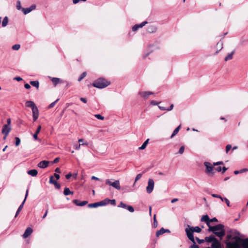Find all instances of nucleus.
Masks as SVG:
<instances>
[{"mask_svg": "<svg viewBox=\"0 0 248 248\" xmlns=\"http://www.w3.org/2000/svg\"><path fill=\"white\" fill-rule=\"evenodd\" d=\"M154 93L152 92H140L138 94L144 99H147L150 95L153 94Z\"/></svg>", "mask_w": 248, "mask_h": 248, "instance_id": "obj_8", "label": "nucleus"}, {"mask_svg": "<svg viewBox=\"0 0 248 248\" xmlns=\"http://www.w3.org/2000/svg\"><path fill=\"white\" fill-rule=\"evenodd\" d=\"M87 0H73V3L74 4H77V3H78L79 1H86Z\"/></svg>", "mask_w": 248, "mask_h": 248, "instance_id": "obj_57", "label": "nucleus"}, {"mask_svg": "<svg viewBox=\"0 0 248 248\" xmlns=\"http://www.w3.org/2000/svg\"><path fill=\"white\" fill-rule=\"evenodd\" d=\"M108 203H110L112 205H115L116 204V201L115 200H109L108 199L107 200Z\"/></svg>", "mask_w": 248, "mask_h": 248, "instance_id": "obj_41", "label": "nucleus"}, {"mask_svg": "<svg viewBox=\"0 0 248 248\" xmlns=\"http://www.w3.org/2000/svg\"><path fill=\"white\" fill-rule=\"evenodd\" d=\"M86 74V72H85L82 73L78 78V81H80L84 78L85 77Z\"/></svg>", "mask_w": 248, "mask_h": 248, "instance_id": "obj_34", "label": "nucleus"}, {"mask_svg": "<svg viewBox=\"0 0 248 248\" xmlns=\"http://www.w3.org/2000/svg\"><path fill=\"white\" fill-rule=\"evenodd\" d=\"M154 220L155 227H156L157 223V221H156V218H155V215L154 216Z\"/></svg>", "mask_w": 248, "mask_h": 248, "instance_id": "obj_51", "label": "nucleus"}, {"mask_svg": "<svg viewBox=\"0 0 248 248\" xmlns=\"http://www.w3.org/2000/svg\"><path fill=\"white\" fill-rule=\"evenodd\" d=\"M36 8L35 5H32L30 7L27 8H23L22 11L23 12L24 14L26 15L29 13H30L31 11L35 9Z\"/></svg>", "mask_w": 248, "mask_h": 248, "instance_id": "obj_13", "label": "nucleus"}, {"mask_svg": "<svg viewBox=\"0 0 248 248\" xmlns=\"http://www.w3.org/2000/svg\"><path fill=\"white\" fill-rule=\"evenodd\" d=\"M248 248V239H242L240 243V248Z\"/></svg>", "mask_w": 248, "mask_h": 248, "instance_id": "obj_16", "label": "nucleus"}, {"mask_svg": "<svg viewBox=\"0 0 248 248\" xmlns=\"http://www.w3.org/2000/svg\"><path fill=\"white\" fill-rule=\"evenodd\" d=\"M185 150V146H182L179 149V153L181 155L183 154Z\"/></svg>", "mask_w": 248, "mask_h": 248, "instance_id": "obj_47", "label": "nucleus"}, {"mask_svg": "<svg viewBox=\"0 0 248 248\" xmlns=\"http://www.w3.org/2000/svg\"><path fill=\"white\" fill-rule=\"evenodd\" d=\"M41 129V126L39 125L37 127V130H36L35 133L33 134V137L34 140H39L38 138V134L40 132V130Z\"/></svg>", "mask_w": 248, "mask_h": 248, "instance_id": "obj_20", "label": "nucleus"}, {"mask_svg": "<svg viewBox=\"0 0 248 248\" xmlns=\"http://www.w3.org/2000/svg\"><path fill=\"white\" fill-rule=\"evenodd\" d=\"M147 23V21H144L140 24L135 25L132 28V31H136L139 29L142 28Z\"/></svg>", "mask_w": 248, "mask_h": 248, "instance_id": "obj_11", "label": "nucleus"}, {"mask_svg": "<svg viewBox=\"0 0 248 248\" xmlns=\"http://www.w3.org/2000/svg\"><path fill=\"white\" fill-rule=\"evenodd\" d=\"M212 196L213 197H215V198H219L222 201H223V198H222L221 196H220L219 195H217V194H212Z\"/></svg>", "mask_w": 248, "mask_h": 248, "instance_id": "obj_46", "label": "nucleus"}, {"mask_svg": "<svg viewBox=\"0 0 248 248\" xmlns=\"http://www.w3.org/2000/svg\"><path fill=\"white\" fill-rule=\"evenodd\" d=\"M217 47L219 49V50H221L223 48V43L222 42H219L217 43Z\"/></svg>", "mask_w": 248, "mask_h": 248, "instance_id": "obj_37", "label": "nucleus"}, {"mask_svg": "<svg viewBox=\"0 0 248 248\" xmlns=\"http://www.w3.org/2000/svg\"><path fill=\"white\" fill-rule=\"evenodd\" d=\"M25 105L27 107L31 108V109L36 108L37 107L35 103L32 101H27L26 102Z\"/></svg>", "mask_w": 248, "mask_h": 248, "instance_id": "obj_15", "label": "nucleus"}, {"mask_svg": "<svg viewBox=\"0 0 248 248\" xmlns=\"http://www.w3.org/2000/svg\"><path fill=\"white\" fill-rule=\"evenodd\" d=\"M155 182L152 179H149L148 186L146 187V191L148 193H151L154 188Z\"/></svg>", "mask_w": 248, "mask_h": 248, "instance_id": "obj_7", "label": "nucleus"}, {"mask_svg": "<svg viewBox=\"0 0 248 248\" xmlns=\"http://www.w3.org/2000/svg\"><path fill=\"white\" fill-rule=\"evenodd\" d=\"M214 233L221 239L225 235L224 226L221 224L215 225Z\"/></svg>", "mask_w": 248, "mask_h": 248, "instance_id": "obj_3", "label": "nucleus"}, {"mask_svg": "<svg viewBox=\"0 0 248 248\" xmlns=\"http://www.w3.org/2000/svg\"><path fill=\"white\" fill-rule=\"evenodd\" d=\"M81 145V144H79V145H74V148L76 150H78L80 149Z\"/></svg>", "mask_w": 248, "mask_h": 248, "instance_id": "obj_52", "label": "nucleus"}, {"mask_svg": "<svg viewBox=\"0 0 248 248\" xmlns=\"http://www.w3.org/2000/svg\"><path fill=\"white\" fill-rule=\"evenodd\" d=\"M234 54V52H232L231 53H229L227 55V56L225 57L224 60L225 61H227L228 60H231L232 58V56Z\"/></svg>", "mask_w": 248, "mask_h": 248, "instance_id": "obj_30", "label": "nucleus"}, {"mask_svg": "<svg viewBox=\"0 0 248 248\" xmlns=\"http://www.w3.org/2000/svg\"><path fill=\"white\" fill-rule=\"evenodd\" d=\"M151 53V52L149 51V52H146V53H144L143 54V58H146V57H147Z\"/></svg>", "mask_w": 248, "mask_h": 248, "instance_id": "obj_50", "label": "nucleus"}, {"mask_svg": "<svg viewBox=\"0 0 248 248\" xmlns=\"http://www.w3.org/2000/svg\"><path fill=\"white\" fill-rule=\"evenodd\" d=\"M241 241L239 233L235 231L231 232L226 236L227 248H240Z\"/></svg>", "mask_w": 248, "mask_h": 248, "instance_id": "obj_1", "label": "nucleus"}, {"mask_svg": "<svg viewBox=\"0 0 248 248\" xmlns=\"http://www.w3.org/2000/svg\"><path fill=\"white\" fill-rule=\"evenodd\" d=\"M204 165L206 167V170H205V173L208 176H212L214 174V165H212L211 163L209 162H204Z\"/></svg>", "mask_w": 248, "mask_h": 248, "instance_id": "obj_5", "label": "nucleus"}, {"mask_svg": "<svg viewBox=\"0 0 248 248\" xmlns=\"http://www.w3.org/2000/svg\"><path fill=\"white\" fill-rule=\"evenodd\" d=\"M201 221L206 222V224L207 223H210V219L208 215H204L201 218Z\"/></svg>", "mask_w": 248, "mask_h": 248, "instance_id": "obj_24", "label": "nucleus"}, {"mask_svg": "<svg viewBox=\"0 0 248 248\" xmlns=\"http://www.w3.org/2000/svg\"><path fill=\"white\" fill-rule=\"evenodd\" d=\"M232 148V145L231 144H228L226 146V153H228V152L231 150Z\"/></svg>", "mask_w": 248, "mask_h": 248, "instance_id": "obj_45", "label": "nucleus"}, {"mask_svg": "<svg viewBox=\"0 0 248 248\" xmlns=\"http://www.w3.org/2000/svg\"><path fill=\"white\" fill-rule=\"evenodd\" d=\"M28 192H29V190L27 189L26 190V195H25V199L23 201V202H22V204L19 206V207H18V209H17V211L16 213V214L15 215V217H17V216L18 215V214H19V213L20 212V211L22 210L23 207V205H24V204L26 200V199H27V197L28 195Z\"/></svg>", "mask_w": 248, "mask_h": 248, "instance_id": "obj_9", "label": "nucleus"}, {"mask_svg": "<svg viewBox=\"0 0 248 248\" xmlns=\"http://www.w3.org/2000/svg\"><path fill=\"white\" fill-rule=\"evenodd\" d=\"M78 141L79 143L82 142V143L81 144L82 145H88V143L87 142H84V141H83V140L82 139H79Z\"/></svg>", "mask_w": 248, "mask_h": 248, "instance_id": "obj_44", "label": "nucleus"}, {"mask_svg": "<svg viewBox=\"0 0 248 248\" xmlns=\"http://www.w3.org/2000/svg\"><path fill=\"white\" fill-rule=\"evenodd\" d=\"M207 225L208 226V231L209 232H212L214 233V229H215V226H211L210 225V223H207Z\"/></svg>", "mask_w": 248, "mask_h": 248, "instance_id": "obj_35", "label": "nucleus"}, {"mask_svg": "<svg viewBox=\"0 0 248 248\" xmlns=\"http://www.w3.org/2000/svg\"><path fill=\"white\" fill-rule=\"evenodd\" d=\"M49 163V162L48 161H42L38 164V166L40 168L44 169L48 166Z\"/></svg>", "mask_w": 248, "mask_h": 248, "instance_id": "obj_14", "label": "nucleus"}, {"mask_svg": "<svg viewBox=\"0 0 248 248\" xmlns=\"http://www.w3.org/2000/svg\"><path fill=\"white\" fill-rule=\"evenodd\" d=\"M165 233V229L162 228L159 231H157L156 232V235L157 237H158L159 235L163 234Z\"/></svg>", "mask_w": 248, "mask_h": 248, "instance_id": "obj_29", "label": "nucleus"}, {"mask_svg": "<svg viewBox=\"0 0 248 248\" xmlns=\"http://www.w3.org/2000/svg\"><path fill=\"white\" fill-rule=\"evenodd\" d=\"M14 79L16 80L17 81H20L22 80V78L19 77H17L14 78Z\"/></svg>", "mask_w": 248, "mask_h": 248, "instance_id": "obj_58", "label": "nucleus"}, {"mask_svg": "<svg viewBox=\"0 0 248 248\" xmlns=\"http://www.w3.org/2000/svg\"><path fill=\"white\" fill-rule=\"evenodd\" d=\"M51 80L53 83L54 86H56L58 84L62 82V80L59 78H52Z\"/></svg>", "mask_w": 248, "mask_h": 248, "instance_id": "obj_18", "label": "nucleus"}, {"mask_svg": "<svg viewBox=\"0 0 248 248\" xmlns=\"http://www.w3.org/2000/svg\"><path fill=\"white\" fill-rule=\"evenodd\" d=\"M157 28L155 26L150 25L148 27L147 31L148 32L153 33L156 31Z\"/></svg>", "mask_w": 248, "mask_h": 248, "instance_id": "obj_21", "label": "nucleus"}, {"mask_svg": "<svg viewBox=\"0 0 248 248\" xmlns=\"http://www.w3.org/2000/svg\"><path fill=\"white\" fill-rule=\"evenodd\" d=\"M16 142H15V145L16 146H18L20 143V140L19 138L16 137L15 138Z\"/></svg>", "mask_w": 248, "mask_h": 248, "instance_id": "obj_38", "label": "nucleus"}, {"mask_svg": "<svg viewBox=\"0 0 248 248\" xmlns=\"http://www.w3.org/2000/svg\"><path fill=\"white\" fill-rule=\"evenodd\" d=\"M110 84L109 82L106 80L104 78H99L95 81L93 83V86L96 88L102 89L106 87Z\"/></svg>", "mask_w": 248, "mask_h": 248, "instance_id": "obj_4", "label": "nucleus"}, {"mask_svg": "<svg viewBox=\"0 0 248 248\" xmlns=\"http://www.w3.org/2000/svg\"><path fill=\"white\" fill-rule=\"evenodd\" d=\"M201 231L202 229L199 227L196 226L193 227H191L189 225H187V227L185 229V231L186 232L187 237L193 243H195L194 238L193 235V232H200Z\"/></svg>", "mask_w": 248, "mask_h": 248, "instance_id": "obj_2", "label": "nucleus"}, {"mask_svg": "<svg viewBox=\"0 0 248 248\" xmlns=\"http://www.w3.org/2000/svg\"><path fill=\"white\" fill-rule=\"evenodd\" d=\"M108 199H106L105 200L102 201L100 202H98L99 204V206H104L108 204L107 202Z\"/></svg>", "mask_w": 248, "mask_h": 248, "instance_id": "obj_32", "label": "nucleus"}, {"mask_svg": "<svg viewBox=\"0 0 248 248\" xmlns=\"http://www.w3.org/2000/svg\"><path fill=\"white\" fill-rule=\"evenodd\" d=\"M196 240H197V242L199 244H201V243H202L203 242V240L200 239L198 238H196Z\"/></svg>", "mask_w": 248, "mask_h": 248, "instance_id": "obj_59", "label": "nucleus"}, {"mask_svg": "<svg viewBox=\"0 0 248 248\" xmlns=\"http://www.w3.org/2000/svg\"><path fill=\"white\" fill-rule=\"evenodd\" d=\"M158 108L161 110H167V108H166L165 107H162V106H158Z\"/></svg>", "mask_w": 248, "mask_h": 248, "instance_id": "obj_56", "label": "nucleus"}, {"mask_svg": "<svg viewBox=\"0 0 248 248\" xmlns=\"http://www.w3.org/2000/svg\"><path fill=\"white\" fill-rule=\"evenodd\" d=\"M181 126V125H180L174 129V130L173 131L172 134H171V135L170 137V139L173 138L176 135H177L178 134V133L179 132V131L180 129Z\"/></svg>", "mask_w": 248, "mask_h": 248, "instance_id": "obj_23", "label": "nucleus"}, {"mask_svg": "<svg viewBox=\"0 0 248 248\" xmlns=\"http://www.w3.org/2000/svg\"><path fill=\"white\" fill-rule=\"evenodd\" d=\"M8 23V18L7 16H5L4 18V19L2 22V26L3 27H6Z\"/></svg>", "mask_w": 248, "mask_h": 248, "instance_id": "obj_27", "label": "nucleus"}, {"mask_svg": "<svg viewBox=\"0 0 248 248\" xmlns=\"http://www.w3.org/2000/svg\"><path fill=\"white\" fill-rule=\"evenodd\" d=\"M87 202H88L87 201H83L82 202L79 203V206H84L86 205L87 203Z\"/></svg>", "mask_w": 248, "mask_h": 248, "instance_id": "obj_55", "label": "nucleus"}, {"mask_svg": "<svg viewBox=\"0 0 248 248\" xmlns=\"http://www.w3.org/2000/svg\"><path fill=\"white\" fill-rule=\"evenodd\" d=\"M24 87L27 89H29L31 88V86L29 84H28V83L25 84V85H24Z\"/></svg>", "mask_w": 248, "mask_h": 248, "instance_id": "obj_62", "label": "nucleus"}, {"mask_svg": "<svg viewBox=\"0 0 248 248\" xmlns=\"http://www.w3.org/2000/svg\"><path fill=\"white\" fill-rule=\"evenodd\" d=\"M190 248H199V247L194 243V245L191 246Z\"/></svg>", "mask_w": 248, "mask_h": 248, "instance_id": "obj_63", "label": "nucleus"}, {"mask_svg": "<svg viewBox=\"0 0 248 248\" xmlns=\"http://www.w3.org/2000/svg\"><path fill=\"white\" fill-rule=\"evenodd\" d=\"M20 47L19 44H16L12 46V49L15 50H18Z\"/></svg>", "mask_w": 248, "mask_h": 248, "instance_id": "obj_36", "label": "nucleus"}, {"mask_svg": "<svg viewBox=\"0 0 248 248\" xmlns=\"http://www.w3.org/2000/svg\"><path fill=\"white\" fill-rule=\"evenodd\" d=\"M99 206L98 202H95L93 203H91L88 205V207L90 208H96Z\"/></svg>", "mask_w": 248, "mask_h": 248, "instance_id": "obj_33", "label": "nucleus"}, {"mask_svg": "<svg viewBox=\"0 0 248 248\" xmlns=\"http://www.w3.org/2000/svg\"><path fill=\"white\" fill-rule=\"evenodd\" d=\"M127 206L123 202H121L120 204L118 205L119 207H121L123 208H126Z\"/></svg>", "mask_w": 248, "mask_h": 248, "instance_id": "obj_42", "label": "nucleus"}, {"mask_svg": "<svg viewBox=\"0 0 248 248\" xmlns=\"http://www.w3.org/2000/svg\"><path fill=\"white\" fill-rule=\"evenodd\" d=\"M141 174H138L135 178V183L138 180H139L141 177Z\"/></svg>", "mask_w": 248, "mask_h": 248, "instance_id": "obj_48", "label": "nucleus"}, {"mask_svg": "<svg viewBox=\"0 0 248 248\" xmlns=\"http://www.w3.org/2000/svg\"><path fill=\"white\" fill-rule=\"evenodd\" d=\"M149 140V139L146 140L144 142V143L142 144V145L140 147H139V150H142L146 148V147L147 146V145L148 143Z\"/></svg>", "mask_w": 248, "mask_h": 248, "instance_id": "obj_26", "label": "nucleus"}, {"mask_svg": "<svg viewBox=\"0 0 248 248\" xmlns=\"http://www.w3.org/2000/svg\"><path fill=\"white\" fill-rule=\"evenodd\" d=\"M94 117L99 120H103L104 119V117L100 114H95Z\"/></svg>", "mask_w": 248, "mask_h": 248, "instance_id": "obj_39", "label": "nucleus"}, {"mask_svg": "<svg viewBox=\"0 0 248 248\" xmlns=\"http://www.w3.org/2000/svg\"><path fill=\"white\" fill-rule=\"evenodd\" d=\"M159 103H160V102H157L154 100L151 101V104L152 105H154V106L158 104Z\"/></svg>", "mask_w": 248, "mask_h": 248, "instance_id": "obj_53", "label": "nucleus"}, {"mask_svg": "<svg viewBox=\"0 0 248 248\" xmlns=\"http://www.w3.org/2000/svg\"><path fill=\"white\" fill-rule=\"evenodd\" d=\"M17 8L18 10L20 9L21 8L20 2L19 1H18L17 2Z\"/></svg>", "mask_w": 248, "mask_h": 248, "instance_id": "obj_60", "label": "nucleus"}, {"mask_svg": "<svg viewBox=\"0 0 248 248\" xmlns=\"http://www.w3.org/2000/svg\"><path fill=\"white\" fill-rule=\"evenodd\" d=\"M105 183L106 185L111 186L117 190H120L121 189L119 180H115L114 182H111L110 179H106Z\"/></svg>", "mask_w": 248, "mask_h": 248, "instance_id": "obj_6", "label": "nucleus"}, {"mask_svg": "<svg viewBox=\"0 0 248 248\" xmlns=\"http://www.w3.org/2000/svg\"><path fill=\"white\" fill-rule=\"evenodd\" d=\"M80 100L84 103H86L87 102V100L86 98L81 97Z\"/></svg>", "mask_w": 248, "mask_h": 248, "instance_id": "obj_54", "label": "nucleus"}, {"mask_svg": "<svg viewBox=\"0 0 248 248\" xmlns=\"http://www.w3.org/2000/svg\"><path fill=\"white\" fill-rule=\"evenodd\" d=\"M49 183L51 184H53L55 185V186L58 188L60 189L61 187V186L59 184H58L55 180L53 179V176H51L49 180Z\"/></svg>", "mask_w": 248, "mask_h": 248, "instance_id": "obj_19", "label": "nucleus"}, {"mask_svg": "<svg viewBox=\"0 0 248 248\" xmlns=\"http://www.w3.org/2000/svg\"><path fill=\"white\" fill-rule=\"evenodd\" d=\"M223 199V201H224V202H226L227 206L229 207L230 206L229 201L227 198H224Z\"/></svg>", "mask_w": 248, "mask_h": 248, "instance_id": "obj_49", "label": "nucleus"}, {"mask_svg": "<svg viewBox=\"0 0 248 248\" xmlns=\"http://www.w3.org/2000/svg\"><path fill=\"white\" fill-rule=\"evenodd\" d=\"M63 193L65 195L67 196L69 194H72L73 192L71 191L69 188L65 187L64 189Z\"/></svg>", "mask_w": 248, "mask_h": 248, "instance_id": "obj_28", "label": "nucleus"}, {"mask_svg": "<svg viewBox=\"0 0 248 248\" xmlns=\"http://www.w3.org/2000/svg\"><path fill=\"white\" fill-rule=\"evenodd\" d=\"M11 130L10 125H4L2 129V134L7 136Z\"/></svg>", "mask_w": 248, "mask_h": 248, "instance_id": "obj_10", "label": "nucleus"}, {"mask_svg": "<svg viewBox=\"0 0 248 248\" xmlns=\"http://www.w3.org/2000/svg\"><path fill=\"white\" fill-rule=\"evenodd\" d=\"M33 121H35L39 116V111L37 107L32 110Z\"/></svg>", "mask_w": 248, "mask_h": 248, "instance_id": "obj_12", "label": "nucleus"}, {"mask_svg": "<svg viewBox=\"0 0 248 248\" xmlns=\"http://www.w3.org/2000/svg\"><path fill=\"white\" fill-rule=\"evenodd\" d=\"M27 173L29 175L34 177L37 175L38 171L37 170L33 169V170H28Z\"/></svg>", "mask_w": 248, "mask_h": 248, "instance_id": "obj_22", "label": "nucleus"}, {"mask_svg": "<svg viewBox=\"0 0 248 248\" xmlns=\"http://www.w3.org/2000/svg\"><path fill=\"white\" fill-rule=\"evenodd\" d=\"M217 222V219L216 217H214L212 219H210V223L211 222Z\"/></svg>", "mask_w": 248, "mask_h": 248, "instance_id": "obj_61", "label": "nucleus"}, {"mask_svg": "<svg viewBox=\"0 0 248 248\" xmlns=\"http://www.w3.org/2000/svg\"><path fill=\"white\" fill-rule=\"evenodd\" d=\"M32 232V229L31 228H28L26 230L24 234H23V237L24 238L28 237L30 236L31 233Z\"/></svg>", "mask_w": 248, "mask_h": 248, "instance_id": "obj_17", "label": "nucleus"}, {"mask_svg": "<svg viewBox=\"0 0 248 248\" xmlns=\"http://www.w3.org/2000/svg\"><path fill=\"white\" fill-rule=\"evenodd\" d=\"M127 209L130 212L133 213L134 211V209L132 206L129 205L126 207Z\"/></svg>", "mask_w": 248, "mask_h": 248, "instance_id": "obj_43", "label": "nucleus"}, {"mask_svg": "<svg viewBox=\"0 0 248 248\" xmlns=\"http://www.w3.org/2000/svg\"><path fill=\"white\" fill-rule=\"evenodd\" d=\"M59 101V99H57L55 101L52 102V103H51L48 107V108H53L55 104Z\"/></svg>", "mask_w": 248, "mask_h": 248, "instance_id": "obj_40", "label": "nucleus"}, {"mask_svg": "<svg viewBox=\"0 0 248 248\" xmlns=\"http://www.w3.org/2000/svg\"><path fill=\"white\" fill-rule=\"evenodd\" d=\"M30 84L32 86L36 87L37 89H38L39 83V82L38 81H37V80H36V81H31L30 82Z\"/></svg>", "mask_w": 248, "mask_h": 248, "instance_id": "obj_31", "label": "nucleus"}, {"mask_svg": "<svg viewBox=\"0 0 248 248\" xmlns=\"http://www.w3.org/2000/svg\"><path fill=\"white\" fill-rule=\"evenodd\" d=\"M217 239L214 235H211L209 237H206L205 238V240L207 242H213Z\"/></svg>", "mask_w": 248, "mask_h": 248, "instance_id": "obj_25", "label": "nucleus"}, {"mask_svg": "<svg viewBox=\"0 0 248 248\" xmlns=\"http://www.w3.org/2000/svg\"><path fill=\"white\" fill-rule=\"evenodd\" d=\"M72 176V174L71 173H69L67 175H66L65 177L66 179H69Z\"/></svg>", "mask_w": 248, "mask_h": 248, "instance_id": "obj_64", "label": "nucleus"}]
</instances>
